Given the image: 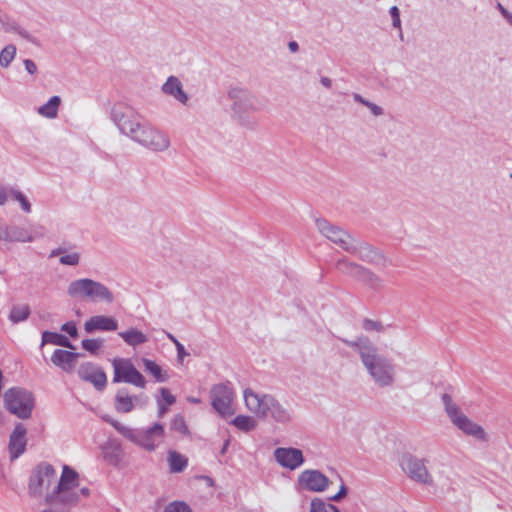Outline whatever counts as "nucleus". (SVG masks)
Listing matches in <instances>:
<instances>
[{"label":"nucleus","mask_w":512,"mask_h":512,"mask_svg":"<svg viewBox=\"0 0 512 512\" xmlns=\"http://www.w3.org/2000/svg\"><path fill=\"white\" fill-rule=\"evenodd\" d=\"M342 341L358 353L362 365L378 387L386 388L395 383L396 365L391 358L382 354L368 337L361 336L354 341Z\"/></svg>","instance_id":"obj_1"},{"label":"nucleus","mask_w":512,"mask_h":512,"mask_svg":"<svg viewBox=\"0 0 512 512\" xmlns=\"http://www.w3.org/2000/svg\"><path fill=\"white\" fill-rule=\"evenodd\" d=\"M90 494L88 487H80L79 474L70 466L63 465L57 485L44 497L45 504L50 508L41 512H68Z\"/></svg>","instance_id":"obj_2"},{"label":"nucleus","mask_w":512,"mask_h":512,"mask_svg":"<svg viewBox=\"0 0 512 512\" xmlns=\"http://www.w3.org/2000/svg\"><path fill=\"white\" fill-rule=\"evenodd\" d=\"M247 409L261 419H271L277 423L286 424L293 420L294 413L273 395L260 394L250 388L243 392Z\"/></svg>","instance_id":"obj_3"},{"label":"nucleus","mask_w":512,"mask_h":512,"mask_svg":"<svg viewBox=\"0 0 512 512\" xmlns=\"http://www.w3.org/2000/svg\"><path fill=\"white\" fill-rule=\"evenodd\" d=\"M102 419L128 441L149 452L156 450L165 435L164 426L160 423H154L148 428H132L113 419L109 415H104Z\"/></svg>","instance_id":"obj_4"},{"label":"nucleus","mask_w":512,"mask_h":512,"mask_svg":"<svg viewBox=\"0 0 512 512\" xmlns=\"http://www.w3.org/2000/svg\"><path fill=\"white\" fill-rule=\"evenodd\" d=\"M67 293L72 298H83L91 302L114 301V295L106 285L90 278L73 280L68 285Z\"/></svg>","instance_id":"obj_5"},{"label":"nucleus","mask_w":512,"mask_h":512,"mask_svg":"<svg viewBox=\"0 0 512 512\" xmlns=\"http://www.w3.org/2000/svg\"><path fill=\"white\" fill-rule=\"evenodd\" d=\"M227 97L232 102L230 109L233 117L241 124L249 122V113L261 110L257 97L246 88L231 87L228 90Z\"/></svg>","instance_id":"obj_6"},{"label":"nucleus","mask_w":512,"mask_h":512,"mask_svg":"<svg viewBox=\"0 0 512 512\" xmlns=\"http://www.w3.org/2000/svg\"><path fill=\"white\" fill-rule=\"evenodd\" d=\"M131 140L153 152L166 151L170 146L169 136L145 120L142 121Z\"/></svg>","instance_id":"obj_7"},{"label":"nucleus","mask_w":512,"mask_h":512,"mask_svg":"<svg viewBox=\"0 0 512 512\" xmlns=\"http://www.w3.org/2000/svg\"><path fill=\"white\" fill-rule=\"evenodd\" d=\"M442 402L447 416L453 425L468 436H473L480 440H486V433L484 429L463 414L458 405L453 402L452 397L449 394L444 393L442 395Z\"/></svg>","instance_id":"obj_8"},{"label":"nucleus","mask_w":512,"mask_h":512,"mask_svg":"<svg viewBox=\"0 0 512 512\" xmlns=\"http://www.w3.org/2000/svg\"><path fill=\"white\" fill-rule=\"evenodd\" d=\"M110 117L119 132L130 139L143 121L142 116L135 108L121 102L114 104Z\"/></svg>","instance_id":"obj_9"},{"label":"nucleus","mask_w":512,"mask_h":512,"mask_svg":"<svg viewBox=\"0 0 512 512\" xmlns=\"http://www.w3.org/2000/svg\"><path fill=\"white\" fill-rule=\"evenodd\" d=\"M5 408L20 419H28L34 408L33 394L22 388H10L3 396Z\"/></svg>","instance_id":"obj_10"},{"label":"nucleus","mask_w":512,"mask_h":512,"mask_svg":"<svg viewBox=\"0 0 512 512\" xmlns=\"http://www.w3.org/2000/svg\"><path fill=\"white\" fill-rule=\"evenodd\" d=\"M56 480V470L48 462L39 463L32 471L28 482V493L33 498H39L43 495Z\"/></svg>","instance_id":"obj_11"},{"label":"nucleus","mask_w":512,"mask_h":512,"mask_svg":"<svg viewBox=\"0 0 512 512\" xmlns=\"http://www.w3.org/2000/svg\"><path fill=\"white\" fill-rule=\"evenodd\" d=\"M114 383H128L138 388H145L146 380L144 376L134 367L128 359H115L113 361Z\"/></svg>","instance_id":"obj_12"},{"label":"nucleus","mask_w":512,"mask_h":512,"mask_svg":"<svg viewBox=\"0 0 512 512\" xmlns=\"http://www.w3.org/2000/svg\"><path fill=\"white\" fill-rule=\"evenodd\" d=\"M211 405L213 409L222 417H228L234 414L232 401L234 398L233 389L229 384H215L210 390Z\"/></svg>","instance_id":"obj_13"},{"label":"nucleus","mask_w":512,"mask_h":512,"mask_svg":"<svg viewBox=\"0 0 512 512\" xmlns=\"http://www.w3.org/2000/svg\"><path fill=\"white\" fill-rule=\"evenodd\" d=\"M400 465L412 480L425 485L433 484V478L426 468L424 459H419L412 454H404L400 460Z\"/></svg>","instance_id":"obj_14"},{"label":"nucleus","mask_w":512,"mask_h":512,"mask_svg":"<svg viewBox=\"0 0 512 512\" xmlns=\"http://www.w3.org/2000/svg\"><path fill=\"white\" fill-rule=\"evenodd\" d=\"M318 231L332 243L346 251V247H349L353 237L344 229L336 226L326 219L318 218L315 220Z\"/></svg>","instance_id":"obj_15"},{"label":"nucleus","mask_w":512,"mask_h":512,"mask_svg":"<svg viewBox=\"0 0 512 512\" xmlns=\"http://www.w3.org/2000/svg\"><path fill=\"white\" fill-rule=\"evenodd\" d=\"M346 252L356 256L363 262L373 265H382L385 261L384 256L370 244L355 238L352 239L349 247H346Z\"/></svg>","instance_id":"obj_16"},{"label":"nucleus","mask_w":512,"mask_h":512,"mask_svg":"<svg viewBox=\"0 0 512 512\" xmlns=\"http://www.w3.org/2000/svg\"><path fill=\"white\" fill-rule=\"evenodd\" d=\"M297 483L301 489L323 492L329 487L331 481L319 470L306 469L298 476Z\"/></svg>","instance_id":"obj_17"},{"label":"nucleus","mask_w":512,"mask_h":512,"mask_svg":"<svg viewBox=\"0 0 512 512\" xmlns=\"http://www.w3.org/2000/svg\"><path fill=\"white\" fill-rule=\"evenodd\" d=\"M148 402L145 394L131 395L127 388H120L114 398V408L118 413H130L137 407H144Z\"/></svg>","instance_id":"obj_18"},{"label":"nucleus","mask_w":512,"mask_h":512,"mask_svg":"<svg viewBox=\"0 0 512 512\" xmlns=\"http://www.w3.org/2000/svg\"><path fill=\"white\" fill-rule=\"evenodd\" d=\"M77 373L81 380L91 383L96 390L102 391L106 387V373L100 366L92 362L82 363Z\"/></svg>","instance_id":"obj_19"},{"label":"nucleus","mask_w":512,"mask_h":512,"mask_svg":"<svg viewBox=\"0 0 512 512\" xmlns=\"http://www.w3.org/2000/svg\"><path fill=\"white\" fill-rule=\"evenodd\" d=\"M273 455L280 466L289 470L299 468L305 461L302 451L293 447H278L274 450Z\"/></svg>","instance_id":"obj_20"},{"label":"nucleus","mask_w":512,"mask_h":512,"mask_svg":"<svg viewBox=\"0 0 512 512\" xmlns=\"http://www.w3.org/2000/svg\"><path fill=\"white\" fill-rule=\"evenodd\" d=\"M27 429L23 423H17L9 436L8 452L11 461L18 459L26 450Z\"/></svg>","instance_id":"obj_21"},{"label":"nucleus","mask_w":512,"mask_h":512,"mask_svg":"<svg viewBox=\"0 0 512 512\" xmlns=\"http://www.w3.org/2000/svg\"><path fill=\"white\" fill-rule=\"evenodd\" d=\"M34 236L32 232L26 228L16 225H0V241L4 242H32Z\"/></svg>","instance_id":"obj_22"},{"label":"nucleus","mask_w":512,"mask_h":512,"mask_svg":"<svg viewBox=\"0 0 512 512\" xmlns=\"http://www.w3.org/2000/svg\"><path fill=\"white\" fill-rule=\"evenodd\" d=\"M81 353L71 352L63 349L54 350L51 356V362L62 371L71 374L74 372L77 360L81 357Z\"/></svg>","instance_id":"obj_23"},{"label":"nucleus","mask_w":512,"mask_h":512,"mask_svg":"<svg viewBox=\"0 0 512 512\" xmlns=\"http://www.w3.org/2000/svg\"><path fill=\"white\" fill-rule=\"evenodd\" d=\"M118 328V322L111 316L96 315L90 317L84 323V330L87 333H93L95 331H115Z\"/></svg>","instance_id":"obj_24"},{"label":"nucleus","mask_w":512,"mask_h":512,"mask_svg":"<svg viewBox=\"0 0 512 512\" xmlns=\"http://www.w3.org/2000/svg\"><path fill=\"white\" fill-rule=\"evenodd\" d=\"M161 89L165 95L173 97L181 104L186 105L188 103L189 96L183 90V85L176 76H169Z\"/></svg>","instance_id":"obj_25"},{"label":"nucleus","mask_w":512,"mask_h":512,"mask_svg":"<svg viewBox=\"0 0 512 512\" xmlns=\"http://www.w3.org/2000/svg\"><path fill=\"white\" fill-rule=\"evenodd\" d=\"M103 458L107 463L118 467L123 460V449L116 440H109L101 446Z\"/></svg>","instance_id":"obj_26"},{"label":"nucleus","mask_w":512,"mask_h":512,"mask_svg":"<svg viewBox=\"0 0 512 512\" xmlns=\"http://www.w3.org/2000/svg\"><path fill=\"white\" fill-rule=\"evenodd\" d=\"M363 268H364L363 266H361L357 263L351 262L346 258L339 259L336 263V269L340 273H342L346 276H349V277L355 279L356 281H357L359 275L361 274Z\"/></svg>","instance_id":"obj_27"},{"label":"nucleus","mask_w":512,"mask_h":512,"mask_svg":"<svg viewBox=\"0 0 512 512\" xmlns=\"http://www.w3.org/2000/svg\"><path fill=\"white\" fill-rule=\"evenodd\" d=\"M45 344H53L69 349H74V345L71 343V341L66 336L57 332L44 331L42 333L41 346H44Z\"/></svg>","instance_id":"obj_28"},{"label":"nucleus","mask_w":512,"mask_h":512,"mask_svg":"<svg viewBox=\"0 0 512 512\" xmlns=\"http://www.w3.org/2000/svg\"><path fill=\"white\" fill-rule=\"evenodd\" d=\"M357 281L361 282L372 290H379L383 288V280L373 271L365 267L363 268Z\"/></svg>","instance_id":"obj_29"},{"label":"nucleus","mask_w":512,"mask_h":512,"mask_svg":"<svg viewBox=\"0 0 512 512\" xmlns=\"http://www.w3.org/2000/svg\"><path fill=\"white\" fill-rule=\"evenodd\" d=\"M119 336L125 341L126 344L132 347L144 344L148 341L147 336L135 328L120 332Z\"/></svg>","instance_id":"obj_30"},{"label":"nucleus","mask_w":512,"mask_h":512,"mask_svg":"<svg viewBox=\"0 0 512 512\" xmlns=\"http://www.w3.org/2000/svg\"><path fill=\"white\" fill-rule=\"evenodd\" d=\"M61 98L59 96H52L44 105L38 108V113L48 119H54L58 115Z\"/></svg>","instance_id":"obj_31"},{"label":"nucleus","mask_w":512,"mask_h":512,"mask_svg":"<svg viewBox=\"0 0 512 512\" xmlns=\"http://www.w3.org/2000/svg\"><path fill=\"white\" fill-rule=\"evenodd\" d=\"M168 463L172 473H180L187 467L188 460L185 456L176 451H169Z\"/></svg>","instance_id":"obj_32"},{"label":"nucleus","mask_w":512,"mask_h":512,"mask_svg":"<svg viewBox=\"0 0 512 512\" xmlns=\"http://www.w3.org/2000/svg\"><path fill=\"white\" fill-rule=\"evenodd\" d=\"M142 363L146 372L150 373L157 382H165L168 375L163 372L162 368L153 360L143 358Z\"/></svg>","instance_id":"obj_33"},{"label":"nucleus","mask_w":512,"mask_h":512,"mask_svg":"<svg viewBox=\"0 0 512 512\" xmlns=\"http://www.w3.org/2000/svg\"><path fill=\"white\" fill-rule=\"evenodd\" d=\"M231 424L243 432H250L256 428L257 422L252 416L238 415Z\"/></svg>","instance_id":"obj_34"},{"label":"nucleus","mask_w":512,"mask_h":512,"mask_svg":"<svg viewBox=\"0 0 512 512\" xmlns=\"http://www.w3.org/2000/svg\"><path fill=\"white\" fill-rule=\"evenodd\" d=\"M30 307L26 304L15 305L12 307L9 319L13 323L25 321L30 315Z\"/></svg>","instance_id":"obj_35"},{"label":"nucleus","mask_w":512,"mask_h":512,"mask_svg":"<svg viewBox=\"0 0 512 512\" xmlns=\"http://www.w3.org/2000/svg\"><path fill=\"white\" fill-rule=\"evenodd\" d=\"M352 97L355 102L360 103V104L364 105L365 107H367L373 116L379 117L384 114V110L381 106L365 99L360 94L353 93Z\"/></svg>","instance_id":"obj_36"},{"label":"nucleus","mask_w":512,"mask_h":512,"mask_svg":"<svg viewBox=\"0 0 512 512\" xmlns=\"http://www.w3.org/2000/svg\"><path fill=\"white\" fill-rule=\"evenodd\" d=\"M9 195L12 200L19 202L22 210L26 213L31 212V203L27 197L19 190L15 188H9Z\"/></svg>","instance_id":"obj_37"},{"label":"nucleus","mask_w":512,"mask_h":512,"mask_svg":"<svg viewBox=\"0 0 512 512\" xmlns=\"http://www.w3.org/2000/svg\"><path fill=\"white\" fill-rule=\"evenodd\" d=\"M16 55V47L12 44L5 46L0 52V66L7 68Z\"/></svg>","instance_id":"obj_38"},{"label":"nucleus","mask_w":512,"mask_h":512,"mask_svg":"<svg viewBox=\"0 0 512 512\" xmlns=\"http://www.w3.org/2000/svg\"><path fill=\"white\" fill-rule=\"evenodd\" d=\"M104 340L101 338L95 339H84L81 342L82 348L92 355H96L98 351L102 348Z\"/></svg>","instance_id":"obj_39"},{"label":"nucleus","mask_w":512,"mask_h":512,"mask_svg":"<svg viewBox=\"0 0 512 512\" xmlns=\"http://www.w3.org/2000/svg\"><path fill=\"white\" fill-rule=\"evenodd\" d=\"M170 427L172 430L177 431L183 435H186L189 432L185 419L181 414H178L173 418Z\"/></svg>","instance_id":"obj_40"},{"label":"nucleus","mask_w":512,"mask_h":512,"mask_svg":"<svg viewBox=\"0 0 512 512\" xmlns=\"http://www.w3.org/2000/svg\"><path fill=\"white\" fill-rule=\"evenodd\" d=\"M332 504L320 498H314L310 503V512H331Z\"/></svg>","instance_id":"obj_41"},{"label":"nucleus","mask_w":512,"mask_h":512,"mask_svg":"<svg viewBox=\"0 0 512 512\" xmlns=\"http://www.w3.org/2000/svg\"><path fill=\"white\" fill-rule=\"evenodd\" d=\"M59 262L62 265L77 266L80 262V254L78 252H66L59 258Z\"/></svg>","instance_id":"obj_42"},{"label":"nucleus","mask_w":512,"mask_h":512,"mask_svg":"<svg viewBox=\"0 0 512 512\" xmlns=\"http://www.w3.org/2000/svg\"><path fill=\"white\" fill-rule=\"evenodd\" d=\"M362 328L367 332H383L384 326L380 321L365 318L362 322Z\"/></svg>","instance_id":"obj_43"},{"label":"nucleus","mask_w":512,"mask_h":512,"mask_svg":"<svg viewBox=\"0 0 512 512\" xmlns=\"http://www.w3.org/2000/svg\"><path fill=\"white\" fill-rule=\"evenodd\" d=\"M163 512H192V510L185 502L174 501L169 503Z\"/></svg>","instance_id":"obj_44"},{"label":"nucleus","mask_w":512,"mask_h":512,"mask_svg":"<svg viewBox=\"0 0 512 512\" xmlns=\"http://www.w3.org/2000/svg\"><path fill=\"white\" fill-rule=\"evenodd\" d=\"M159 393L160 398H158L157 400H162L164 404L171 406L176 402L175 396H173L167 388H160Z\"/></svg>","instance_id":"obj_45"},{"label":"nucleus","mask_w":512,"mask_h":512,"mask_svg":"<svg viewBox=\"0 0 512 512\" xmlns=\"http://www.w3.org/2000/svg\"><path fill=\"white\" fill-rule=\"evenodd\" d=\"M61 330L66 332L70 337L76 338L78 336V329L74 322H66L61 326Z\"/></svg>","instance_id":"obj_46"},{"label":"nucleus","mask_w":512,"mask_h":512,"mask_svg":"<svg viewBox=\"0 0 512 512\" xmlns=\"http://www.w3.org/2000/svg\"><path fill=\"white\" fill-rule=\"evenodd\" d=\"M389 14L392 18V25L395 28L401 27L400 11L397 6H392L389 9Z\"/></svg>","instance_id":"obj_47"},{"label":"nucleus","mask_w":512,"mask_h":512,"mask_svg":"<svg viewBox=\"0 0 512 512\" xmlns=\"http://www.w3.org/2000/svg\"><path fill=\"white\" fill-rule=\"evenodd\" d=\"M16 33L18 35H20L22 38H24L25 40H27L28 42L36 44V45L38 44L37 39L34 36H32L27 30L23 29L22 27H19L18 31Z\"/></svg>","instance_id":"obj_48"},{"label":"nucleus","mask_w":512,"mask_h":512,"mask_svg":"<svg viewBox=\"0 0 512 512\" xmlns=\"http://www.w3.org/2000/svg\"><path fill=\"white\" fill-rule=\"evenodd\" d=\"M497 9L501 15L512 25V13H510L501 3H497Z\"/></svg>","instance_id":"obj_49"},{"label":"nucleus","mask_w":512,"mask_h":512,"mask_svg":"<svg viewBox=\"0 0 512 512\" xmlns=\"http://www.w3.org/2000/svg\"><path fill=\"white\" fill-rule=\"evenodd\" d=\"M24 66H25V69L26 71L29 73V74H35L36 71H37V66L36 64L34 63V61H32L31 59H25L24 60Z\"/></svg>","instance_id":"obj_50"},{"label":"nucleus","mask_w":512,"mask_h":512,"mask_svg":"<svg viewBox=\"0 0 512 512\" xmlns=\"http://www.w3.org/2000/svg\"><path fill=\"white\" fill-rule=\"evenodd\" d=\"M177 351V358L179 361H183L184 357L188 355L185 350V347L180 342L175 345Z\"/></svg>","instance_id":"obj_51"},{"label":"nucleus","mask_w":512,"mask_h":512,"mask_svg":"<svg viewBox=\"0 0 512 512\" xmlns=\"http://www.w3.org/2000/svg\"><path fill=\"white\" fill-rule=\"evenodd\" d=\"M20 26L18 25V23L14 20H9V22L6 23V26L4 27V30L6 32H17L18 31V28Z\"/></svg>","instance_id":"obj_52"},{"label":"nucleus","mask_w":512,"mask_h":512,"mask_svg":"<svg viewBox=\"0 0 512 512\" xmlns=\"http://www.w3.org/2000/svg\"><path fill=\"white\" fill-rule=\"evenodd\" d=\"M68 251V249L64 246H59L55 249H53L51 252H50V255H49V258H53V257H56V256H62L64 253H66Z\"/></svg>","instance_id":"obj_53"},{"label":"nucleus","mask_w":512,"mask_h":512,"mask_svg":"<svg viewBox=\"0 0 512 512\" xmlns=\"http://www.w3.org/2000/svg\"><path fill=\"white\" fill-rule=\"evenodd\" d=\"M158 417L162 418L168 411V405L164 404L162 400H157Z\"/></svg>","instance_id":"obj_54"},{"label":"nucleus","mask_w":512,"mask_h":512,"mask_svg":"<svg viewBox=\"0 0 512 512\" xmlns=\"http://www.w3.org/2000/svg\"><path fill=\"white\" fill-rule=\"evenodd\" d=\"M8 198H10L9 195V188H1L0 189V205H4Z\"/></svg>","instance_id":"obj_55"},{"label":"nucleus","mask_w":512,"mask_h":512,"mask_svg":"<svg viewBox=\"0 0 512 512\" xmlns=\"http://www.w3.org/2000/svg\"><path fill=\"white\" fill-rule=\"evenodd\" d=\"M288 49L291 53H296L299 51V44L296 41H290L288 43Z\"/></svg>","instance_id":"obj_56"},{"label":"nucleus","mask_w":512,"mask_h":512,"mask_svg":"<svg viewBox=\"0 0 512 512\" xmlns=\"http://www.w3.org/2000/svg\"><path fill=\"white\" fill-rule=\"evenodd\" d=\"M320 83L328 89L331 88V86H332V80L326 76H323L320 78Z\"/></svg>","instance_id":"obj_57"},{"label":"nucleus","mask_w":512,"mask_h":512,"mask_svg":"<svg viewBox=\"0 0 512 512\" xmlns=\"http://www.w3.org/2000/svg\"><path fill=\"white\" fill-rule=\"evenodd\" d=\"M347 487L345 486V484L342 482L341 486H340V489L339 491L337 492V495L339 498L343 499L344 497H346L347 495Z\"/></svg>","instance_id":"obj_58"},{"label":"nucleus","mask_w":512,"mask_h":512,"mask_svg":"<svg viewBox=\"0 0 512 512\" xmlns=\"http://www.w3.org/2000/svg\"><path fill=\"white\" fill-rule=\"evenodd\" d=\"M165 334H166V337H167V338H168V339H169V340H170L174 345H176L177 343H179V341L177 340V338H176L173 334H171V333H169V332H166V331H165Z\"/></svg>","instance_id":"obj_59"},{"label":"nucleus","mask_w":512,"mask_h":512,"mask_svg":"<svg viewBox=\"0 0 512 512\" xmlns=\"http://www.w3.org/2000/svg\"><path fill=\"white\" fill-rule=\"evenodd\" d=\"M187 401L193 404H199L201 402L199 398L193 396L187 397Z\"/></svg>","instance_id":"obj_60"},{"label":"nucleus","mask_w":512,"mask_h":512,"mask_svg":"<svg viewBox=\"0 0 512 512\" xmlns=\"http://www.w3.org/2000/svg\"><path fill=\"white\" fill-rule=\"evenodd\" d=\"M229 443H230V440H229V439H227V440L224 442V444H223V446H222V449H221V451H220V453H221L222 455H224V454L226 453L227 448H228V446H229Z\"/></svg>","instance_id":"obj_61"},{"label":"nucleus","mask_w":512,"mask_h":512,"mask_svg":"<svg viewBox=\"0 0 512 512\" xmlns=\"http://www.w3.org/2000/svg\"><path fill=\"white\" fill-rule=\"evenodd\" d=\"M330 501L339 502L342 499L338 497L337 493L329 498Z\"/></svg>","instance_id":"obj_62"},{"label":"nucleus","mask_w":512,"mask_h":512,"mask_svg":"<svg viewBox=\"0 0 512 512\" xmlns=\"http://www.w3.org/2000/svg\"><path fill=\"white\" fill-rule=\"evenodd\" d=\"M331 512H341L335 505L332 504Z\"/></svg>","instance_id":"obj_63"}]
</instances>
